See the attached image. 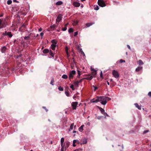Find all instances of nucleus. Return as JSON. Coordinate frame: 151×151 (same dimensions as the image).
Segmentation results:
<instances>
[{"instance_id": "obj_1", "label": "nucleus", "mask_w": 151, "mask_h": 151, "mask_svg": "<svg viewBox=\"0 0 151 151\" xmlns=\"http://www.w3.org/2000/svg\"><path fill=\"white\" fill-rule=\"evenodd\" d=\"M106 97L105 96H99V102H100L101 104L103 105H105L107 103L106 99Z\"/></svg>"}, {"instance_id": "obj_2", "label": "nucleus", "mask_w": 151, "mask_h": 151, "mask_svg": "<svg viewBox=\"0 0 151 151\" xmlns=\"http://www.w3.org/2000/svg\"><path fill=\"white\" fill-rule=\"evenodd\" d=\"M51 42L52 43L51 46V48L52 50H55L57 46V42L56 40H53L51 41Z\"/></svg>"}, {"instance_id": "obj_3", "label": "nucleus", "mask_w": 151, "mask_h": 151, "mask_svg": "<svg viewBox=\"0 0 151 151\" xmlns=\"http://www.w3.org/2000/svg\"><path fill=\"white\" fill-rule=\"evenodd\" d=\"M6 25V22L5 20L3 21L2 19H0V29L5 27Z\"/></svg>"}, {"instance_id": "obj_4", "label": "nucleus", "mask_w": 151, "mask_h": 151, "mask_svg": "<svg viewBox=\"0 0 151 151\" xmlns=\"http://www.w3.org/2000/svg\"><path fill=\"white\" fill-rule=\"evenodd\" d=\"M98 4L101 7L105 6L106 4L103 0H98Z\"/></svg>"}, {"instance_id": "obj_5", "label": "nucleus", "mask_w": 151, "mask_h": 151, "mask_svg": "<svg viewBox=\"0 0 151 151\" xmlns=\"http://www.w3.org/2000/svg\"><path fill=\"white\" fill-rule=\"evenodd\" d=\"M112 74L116 78H118L119 76V75L118 73L115 70H114L112 71Z\"/></svg>"}, {"instance_id": "obj_6", "label": "nucleus", "mask_w": 151, "mask_h": 151, "mask_svg": "<svg viewBox=\"0 0 151 151\" xmlns=\"http://www.w3.org/2000/svg\"><path fill=\"white\" fill-rule=\"evenodd\" d=\"M2 35H3L4 36H7L9 37H11L12 36V35L11 32H7L6 31H5L4 33H3L2 34Z\"/></svg>"}, {"instance_id": "obj_7", "label": "nucleus", "mask_w": 151, "mask_h": 151, "mask_svg": "<svg viewBox=\"0 0 151 151\" xmlns=\"http://www.w3.org/2000/svg\"><path fill=\"white\" fill-rule=\"evenodd\" d=\"M78 105V102H73L71 103V106L72 107L73 110L76 109L77 106Z\"/></svg>"}, {"instance_id": "obj_8", "label": "nucleus", "mask_w": 151, "mask_h": 151, "mask_svg": "<svg viewBox=\"0 0 151 151\" xmlns=\"http://www.w3.org/2000/svg\"><path fill=\"white\" fill-rule=\"evenodd\" d=\"M98 102H99V96H97L96 98L91 100V103H97Z\"/></svg>"}, {"instance_id": "obj_9", "label": "nucleus", "mask_w": 151, "mask_h": 151, "mask_svg": "<svg viewBox=\"0 0 151 151\" xmlns=\"http://www.w3.org/2000/svg\"><path fill=\"white\" fill-rule=\"evenodd\" d=\"M76 73V71L74 70H72L70 73L69 78V79L72 78L73 77V75H75Z\"/></svg>"}, {"instance_id": "obj_10", "label": "nucleus", "mask_w": 151, "mask_h": 151, "mask_svg": "<svg viewBox=\"0 0 151 151\" xmlns=\"http://www.w3.org/2000/svg\"><path fill=\"white\" fill-rule=\"evenodd\" d=\"M62 15L60 14L58 15V17H57L56 19V23H59V22L61 21L62 19Z\"/></svg>"}, {"instance_id": "obj_11", "label": "nucleus", "mask_w": 151, "mask_h": 151, "mask_svg": "<svg viewBox=\"0 0 151 151\" xmlns=\"http://www.w3.org/2000/svg\"><path fill=\"white\" fill-rule=\"evenodd\" d=\"M73 5L76 7H79L80 5V4L79 3L77 2H75L73 4Z\"/></svg>"}, {"instance_id": "obj_12", "label": "nucleus", "mask_w": 151, "mask_h": 151, "mask_svg": "<svg viewBox=\"0 0 151 151\" xmlns=\"http://www.w3.org/2000/svg\"><path fill=\"white\" fill-rule=\"evenodd\" d=\"M6 47L5 46H3L2 47L1 49V51L2 53H4L6 50Z\"/></svg>"}, {"instance_id": "obj_13", "label": "nucleus", "mask_w": 151, "mask_h": 151, "mask_svg": "<svg viewBox=\"0 0 151 151\" xmlns=\"http://www.w3.org/2000/svg\"><path fill=\"white\" fill-rule=\"evenodd\" d=\"M81 82V81H75L74 82V83L75 85V86H76V87H78V84Z\"/></svg>"}, {"instance_id": "obj_14", "label": "nucleus", "mask_w": 151, "mask_h": 151, "mask_svg": "<svg viewBox=\"0 0 151 151\" xmlns=\"http://www.w3.org/2000/svg\"><path fill=\"white\" fill-rule=\"evenodd\" d=\"M142 66H139L137 67L135 69V71L136 72H139V71L142 70Z\"/></svg>"}, {"instance_id": "obj_15", "label": "nucleus", "mask_w": 151, "mask_h": 151, "mask_svg": "<svg viewBox=\"0 0 151 151\" xmlns=\"http://www.w3.org/2000/svg\"><path fill=\"white\" fill-rule=\"evenodd\" d=\"M65 150L70 145V142H67L65 143Z\"/></svg>"}, {"instance_id": "obj_16", "label": "nucleus", "mask_w": 151, "mask_h": 151, "mask_svg": "<svg viewBox=\"0 0 151 151\" xmlns=\"http://www.w3.org/2000/svg\"><path fill=\"white\" fill-rule=\"evenodd\" d=\"M94 24V22L87 23L86 24V26H87V27H89L90 26H91V25H92L93 24Z\"/></svg>"}, {"instance_id": "obj_17", "label": "nucleus", "mask_w": 151, "mask_h": 151, "mask_svg": "<svg viewBox=\"0 0 151 151\" xmlns=\"http://www.w3.org/2000/svg\"><path fill=\"white\" fill-rule=\"evenodd\" d=\"M68 24V23H67V24H65L64 27H62V30H63V31H66L67 29V27Z\"/></svg>"}, {"instance_id": "obj_18", "label": "nucleus", "mask_w": 151, "mask_h": 151, "mask_svg": "<svg viewBox=\"0 0 151 151\" xmlns=\"http://www.w3.org/2000/svg\"><path fill=\"white\" fill-rule=\"evenodd\" d=\"M64 141V139L63 137H62L61 139L60 140V143L61 145V146H64L63 145V143Z\"/></svg>"}, {"instance_id": "obj_19", "label": "nucleus", "mask_w": 151, "mask_h": 151, "mask_svg": "<svg viewBox=\"0 0 151 151\" xmlns=\"http://www.w3.org/2000/svg\"><path fill=\"white\" fill-rule=\"evenodd\" d=\"M97 73L96 71H93L91 72V76H93V77H95Z\"/></svg>"}, {"instance_id": "obj_20", "label": "nucleus", "mask_w": 151, "mask_h": 151, "mask_svg": "<svg viewBox=\"0 0 151 151\" xmlns=\"http://www.w3.org/2000/svg\"><path fill=\"white\" fill-rule=\"evenodd\" d=\"M84 125H82L79 128L78 130L80 132H82L83 131V128L84 127Z\"/></svg>"}, {"instance_id": "obj_21", "label": "nucleus", "mask_w": 151, "mask_h": 151, "mask_svg": "<svg viewBox=\"0 0 151 151\" xmlns=\"http://www.w3.org/2000/svg\"><path fill=\"white\" fill-rule=\"evenodd\" d=\"M135 106L137 108L139 109L140 110L141 109V106L139 105L137 103H135L134 104Z\"/></svg>"}, {"instance_id": "obj_22", "label": "nucleus", "mask_w": 151, "mask_h": 151, "mask_svg": "<svg viewBox=\"0 0 151 151\" xmlns=\"http://www.w3.org/2000/svg\"><path fill=\"white\" fill-rule=\"evenodd\" d=\"M87 139L86 138H84L82 144H85L87 143Z\"/></svg>"}, {"instance_id": "obj_23", "label": "nucleus", "mask_w": 151, "mask_h": 151, "mask_svg": "<svg viewBox=\"0 0 151 151\" xmlns=\"http://www.w3.org/2000/svg\"><path fill=\"white\" fill-rule=\"evenodd\" d=\"M93 78V76H90L86 78V79L90 81Z\"/></svg>"}, {"instance_id": "obj_24", "label": "nucleus", "mask_w": 151, "mask_h": 151, "mask_svg": "<svg viewBox=\"0 0 151 151\" xmlns=\"http://www.w3.org/2000/svg\"><path fill=\"white\" fill-rule=\"evenodd\" d=\"M57 26L56 25L53 24L50 26V28L52 30H53Z\"/></svg>"}, {"instance_id": "obj_25", "label": "nucleus", "mask_w": 151, "mask_h": 151, "mask_svg": "<svg viewBox=\"0 0 151 151\" xmlns=\"http://www.w3.org/2000/svg\"><path fill=\"white\" fill-rule=\"evenodd\" d=\"M63 2L61 1H58L56 3V5H60L62 4Z\"/></svg>"}, {"instance_id": "obj_26", "label": "nucleus", "mask_w": 151, "mask_h": 151, "mask_svg": "<svg viewBox=\"0 0 151 151\" xmlns=\"http://www.w3.org/2000/svg\"><path fill=\"white\" fill-rule=\"evenodd\" d=\"M78 141V140H73V147H75L76 146V145L75 144V143L76 142Z\"/></svg>"}, {"instance_id": "obj_27", "label": "nucleus", "mask_w": 151, "mask_h": 151, "mask_svg": "<svg viewBox=\"0 0 151 151\" xmlns=\"http://www.w3.org/2000/svg\"><path fill=\"white\" fill-rule=\"evenodd\" d=\"M62 77L63 79H66L68 78V77L67 75L65 74H64L62 76Z\"/></svg>"}, {"instance_id": "obj_28", "label": "nucleus", "mask_w": 151, "mask_h": 151, "mask_svg": "<svg viewBox=\"0 0 151 151\" xmlns=\"http://www.w3.org/2000/svg\"><path fill=\"white\" fill-rule=\"evenodd\" d=\"M74 123H72L71 124V125H70V129H69V131H70V130L72 129L73 128V126H74Z\"/></svg>"}, {"instance_id": "obj_29", "label": "nucleus", "mask_w": 151, "mask_h": 151, "mask_svg": "<svg viewBox=\"0 0 151 151\" xmlns=\"http://www.w3.org/2000/svg\"><path fill=\"white\" fill-rule=\"evenodd\" d=\"M49 50L47 49H45L43 50V52L44 53H47L49 52Z\"/></svg>"}, {"instance_id": "obj_30", "label": "nucleus", "mask_w": 151, "mask_h": 151, "mask_svg": "<svg viewBox=\"0 0 151 151\" xmlns=\"http://www.w3.org/2000/svg\"><path fill=\"white\" fill-rule=\"evenodd\" d=\"M139 64V65H142L144 64L142 61L141 60H139L138 61Z\"/></svg>"}, {"instance_id": "obj_31", "label": "nucleus", "mask_w": 151, "mask_h": 151, "mask_svg": "<svg viewBox=\"0 0 151 151\" xmlns=\"http://www.w3.org/2000/svg\"><path fill=\"white\" fill-rule=\"evenodd\" d=\"M58 89L60 91H63L64 90L63 88L61 87V86H60L58 87Z\"/></svg>"}, {"instance_id": "obj_32", "label": "nucleus", "mask_w": 151, "mask_h": 151, "mask_svg": "<svg viewBox=\"0 0 151 151\" xmlns=\"http://www.w3.org/2000/svg\"><path fill=\"white\" fill-rule=\"evenodd\" d=\"M68 48L67 46H66L65 47V50L66 52V53L67 55L68 54Z\"/></svg>"}, {"instance_id": "obj_33", "label": "nucleus", "mask_w": 151, "mask_h": 151, "mask_svg": "<svg viewBox=\"0 0 151 151\" xmlns=\"http://www.w3.org/2000/svg\"><path fill=\"white\" fill-rule=\"evenodd\" d=\"M99 108L102 113H103L104 112V110L101 107H99Z\"/></svg>"}, {"instance_id": "obj_34", "label": "nucleus", "mask_w": 151, "mask_h": 151, "mask_svg": "<svg viewBox=\"0 0 151 151\" xmlns=\"http://www.w3.org/2000/svg\"><path fill=\"white\" fill-rule=\"evenodd\" d=\"M12 3V1L11 0H8L7 1V4L8 5Z\"/></svg>"}, {"instance_id": "obj_35", "label": "nucleus", "mask_w": 151, "mask_h": 151, "mask_svg": "<svg viewBox=\"0 0 151 151\" xmlns=\"http://www.w3.org/2000/svg\"><path fill=\"white\" fill-rule=\"evenodd\" d=\"M92 88H93L94 89V91H95L97 89V87L94 85L92 86Z\"/></svg>"}, {"instance_id": "obj_36", "label": "nucleus", "mask_w": 151, "mask_h": 151, "mask_svg": "<svg viewBox=\"0 0 151 151\" xmlns=\"http://www.w3.org/2000/svg\"><path fill=\"white\" fill-rule=\"evenodd\" d=\"M73 32V29L72 28H70L68 30V32L69 33H71Z\"/></svg>"}, {"instance_id": "obj_37", "label": "nucleus", "mask_w": 151, "mask_h": 151, "mask_svg": "<svg viewBox=\"0 0 151 151\" xmlns=\"http://www.w3.org/2000/svg\"><path fill=\"white\" fill-rule=\"evenodd\" d=\"M54 82V79H53L51 80V81L50 82V84H51L52 85H54V84H53Z\"/></svg>"}, {"instance_id": "obj_38", "label": "nucleus", "mask_w": 151, "mask_h": 151, "mask_svg": "<svg viewBox=\"0 0 151 151\" xmlns=\"http://www.w3.org/2000/svg\"><path fill=\"white\" fill-rule=\"evenodd\" d=\"M70 88L72 89V90L74 91L75 90V88L74 87V86L73 85L70 86Z\"/></svg>"}, {"instance_id": "obj_39", "label": "nucleus", "mask_w": 151, "mask_h": 151, "mask_svg": "<svg viewBox=\"0 0 151 151\" xmlns=\"http://www.w3.org/2000/svg\"><path fill=\"white\" fill-rule=\"evenodd\" d=\"M74 22V25H76L78 23V21H77V20H76V21H75Z\"/></svg>"}, {"instance_id": "obj_40", "label": "nucleus", "mask_w": 151, "mask_h": 151, "mask_svg": "<svg viewBox=\"0 0 151 151\" xmlns=\"http://www.w3.org/2000/svg\"><path fill=\"white\" fill-rule=\"evenodd\" d=\"M65 148V147L64 146H61V148L60 150V151H64V149Z\"/></svg>"}, {"instance_id": "obj_41", "label": "nucleus", "mask_w": 151, "mask_h": 151, "mask_svg": "<svg viewBox=\"0 0 151 151\" xmlns=\"http://www.w3.org/2000/svg\"><path fill=\"white\" fill-rule=\"evenodd\" d=\"M81 53H82V54H83V56H84V57H85V54H84V52H83V50H82V49H81Z\"/></svg>"}, {"instance_id": "obj_42", "label": "nucleus", "mask_w": 151, "mask_h": 151, "mask_svg": "<svg viewBox=\"0 0 151 151\" xmlns=\"http://www.w3.org/2000/svg\"><path fill=\"white\" fill-rule=\"evenodd\" d=\"M50 55H51L52 57H53L54 56V55L53 54V53L51 52V51H50Z\"/></svg>"}, {"instance_id": "obj_43", "label": "nucleus", "mask_w": 151, "mask_h": 151, "mask_svg": "<svg viewBox=\"0 0 151 151\" xmlns=\"http://www.w3.org/2000/svg\"><path fill=\"white\" fill-rule=\"evenodd\" d=\"M119 62L120 63H122L123 62L124 63V62H125V61L124 60H123L122 59H121L119 61Z\"/></svg>"}, {"instance_id": "obj_44", "label": "nucleus", "mask_w": 151, "mask_h": 151, "mask_svg": "<svg viewBox=\"0 0 151 151\" xmlns=\"http://www.w3.org/2000/svg\"><path fill=\"white\" fill-rule=\"evenodd\" d=\"M22 44L23 45V46L25 48V45H26L27 44L25 43H22Z\"/></svg>"}, {"instance_id": "obj_45", "label": "nucleus", "mask_w": 151, "mask_h": 151, "mask_svg": "<svg viewBox=\"0 0 151 151\" xmlns=\"http://www.w3.org/2000/svg\"><path fill=\"white\" fill-rule=\"evenodd\" d=\"M100 76L101 78H103V73L102 71H101L100 73Z\"/></svg>"}, {"instance_id": "obj_46", "label": "nucleus", "mask_w": 151, "mask_h": 151, "mask_svg": "<svg viewBox=\"0 0 151 151\" xmlns=\"http://www.w3.org/2000/svg\"><path fill=\"white\" fill-rule=\"evenodd\" d=\"M78 32H74V37H76V36L78 35Z\"/></svg>"}, {"instance_id": "obj_47", "label": "nucleus", "mask_w": 151, "mask_h": 151, "mask_svg": "<svg viewBox=\"0 0 151 151\" xmlns=\"http://www.w3.org/2000/svg\"><path fill=\"white\" fill-rule=\"evenodd\" d=\"M99 9V7L98 6H97L96 7L94 8V9L95 10H98Z\"/></svg>"}, {"instance_id": "obj_48", "label": "nucleus", "mask_w": 151, "mask_h": 151, "mask_svg": "<svg viewBox=\"0 0 151 151\" xmlns=\"http://www.w3.org/2000/svg\"><path fill=\"white\" fill-rule=\"evenodd\" d=\"M65 94L67 96H69V94L68 92H65Z\"/></svg>"}, {"instance_id": "obj_49", "label": "nucleus", "mask_w": 151, "mask_h": 151, "mask_svg": "<svg viewBox=\"0 0 151 151\" xmlns=\"http://www.w3.org/2000/svg\"><path fill=\"white\" fill-rule=\"evenodd\" d=\"M106 101L111 100V99L109 97H106Z\"/></svg>"}, {"instance_id": "obj_50", "label": "nucleus", "mask_w": 151, "mask_h": 151, "mask_svg": "<svg viewBox=\"0 0 151 151\" xmlns=\"http://www.w3.org/2000/svg\"><path fill=\"white\" fill-rule=\"evenodd\" d=\"M91 70H92V71H96V70H95L93 68H92V67H91Z\"/></svg>"}, {"instance_id": "obj_51", "label": "nucleus", "mask_w": 151, "mask_h": 151, "mask_svg": "<svg viewBox=\"0 0 151 151\" xmlns=\"http://www.w3.org/2000/svg\"><path fill=\"white\" fill-rule=\"evenodd\" d=\"M148 95L150 97H151V92L150 91V92H149L148 93Z\"/></svg>"}, {"instance_id": "obj_52", "label": "nucleus", "mask_w": 151, "mask_h": 151, "mask_svg": "<svg viewBox=\"0 0 151 151\" xmlns=\"http://www.w3.org/2000/svg\"><path fill=\"white\" fill-rule=\"evenodd\" d=\"M43 108L45 110L46 112H47L48 111V110L45 107L43 106Z\"/></svg>"}, {"instance_id": "obj_53", "label": "nucleus", "mask_w": 151, "mask_h": 151, "mask_svg": "<svg viewBox=\"0 0 151 151\" xmlns=\"http://www.w3.org/2000/svg\"><path fill=\"white\" fill-rule=\"evenodd\" d=\"M44 35V33L43 32H41L40 33V35L41 37H42Z\"/></svg>"}, {"instance_id": "obj_54", "label": "nucleus", "mask_w": 151, "mask_h": 151, "mask_svg": "<svg viewBox=\"0 0 151 151\" xmlns=\"http://www.w3.org/2000/svg\"><path fill=\"white\" fill-rule=\"evenodd\" d=\"M20 57V55H19V56H15V58H17V59H18V58H19Z\"/></svg>"}, {"instance_id": "obj_55", "label": "nucleus", "mask_w": 151, "mask_h": 151, "mask_svg": "<svg viewBox=\"0 0 151 151\" xmlns=\"http://www.w3.org/2000/svg\"><path fill=\"white\" fill-rule=\"evenodd\" d=\"M78 76H80V71L78 70Z\"/></svg>"}, {"instance_id": "obj_56", "label": "nucleus", "mask_w": 151, "mask_h": 151, "mask_svg": "<svg viewBox=\"0 0 151 151\" xmlns=\"http://www.w3.org/2000/svg\"><path fill=\"white\" fill-rule=\"evenodd\" d=\"M127 47H128V48L130 50H131V48H130V46L129 45H127Z\"/></svg>"}, {"instance_id": "obj_57", "label": "nucleus", "mask_w": 151, "mask_h": 151, "mask_svg": "<svg viewBox=\"0 0 151 151\" xmlns=\"http://www.w3.org/2000/svg\"><path fill=\"white\" fill-rule=\"evenodd\" d=\"M86 124L88 125V126L90 125V123L89 122H88Z\"/></svg>"}, {"instance_id": "obj_58", "label": "nucleus", "mask_w": 151, "mask_h": 151, "mask_svg": "<svg viewBox=\"0 0 151 151\" xmlns=\"http://www.w3.org/2000/svg\"><path fill=\"white\" fill-rule=\"evenodd\" d=\"M149 132L148 130H146L144 132V133H146L147 132Z\"/></svg>"}, {"instance_id": "obj_59", "label": "nucleus", "mask_w": 151, "mask_h": 151, "mask_svg": "<svg viewBox=\"0 0 151 151\" xmlns=\"http://www.w3.org/2000/svg\"><path fill=\"white\" fill-rule=\"evenodd\" d=\"M42 30V29L41 27L39 29V31L40 32Z\"/></svg>"}, {"instance_id": "obj_60", "label": "nucleus", "mask_w": 151, "mask_h": 151, "mask_svg": "<svg viewBox=\"0 0 151 151\" xmlns=\"http://www.w3.org/2000/svg\"><path fill=\"white\" fill-rule=\"evenodd\" d=\"M20 62L19 63H21V62L24 61L21 58H20Z\"/></svg>"}, {"instance_id": "obj_61", "label": "nucleus", "mask_w": 151, "mask_h": 151, "mask_svg": "<svg viewBox=\"0 0 151 151\" xmlns=\"http://www.w3.org/2000/svg\"><path fill=\"white\" fill-rule=\"evenodd\" d=\"M3 15V14H0V17H2Z\"/></svg>"}, {"instance_id": "obj_62", "label": "nucleus", "mask_w": 151, "mask_h": 151, "mask_svg": "<svg viewBox=\"0 0 151 151\" xmlns=\"http://www.w3.org/2000/svg\"><path fill=\"white\" fill-rule=\"evenodd\" d=\"M13 1L14 2H17V1L16 0H13Z\"/></svg>"}, {"instance_id": "obj_63", "label": "nucleus", "mask_w": 151, "mask_h": 151, "mask_svg": "<svg viewBox=\"0 0 151 151\" xmlns=\"http://www.w3.org/2000/svg\"><path fill=\"white\" fill-rule=\"evenodd\" d=\"M104 114H106L107 116H108V115L107 114V113L106 112H104Z\"/></svg>"}, {"instance_id": "obj_64", "label": "nucleus", "mask_w": 151, "mask_h": 151, "mask_svg": "<svg viewBox=\"0 0 151 151\" xmlns=\"http://www.w3.org/2000/svg\"><path fill=\"white\" fill-rule=\"evenodd\" d=\"M107 84L109 85V83L108 81H107Z\"/></svg>"}]
</instances>
